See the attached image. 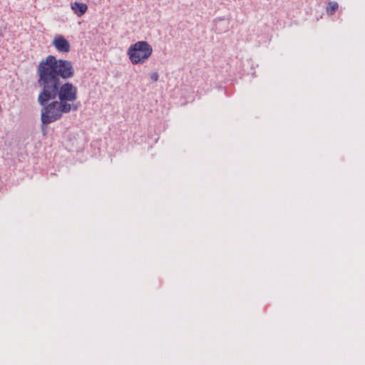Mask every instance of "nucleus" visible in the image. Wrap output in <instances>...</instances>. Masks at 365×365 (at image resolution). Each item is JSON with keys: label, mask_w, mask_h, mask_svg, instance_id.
I'll return each instance as SVG.
<instances>
[{"label": "nucleus", "mask_w": 365, "mask_h": 365, "mask_svg": "<svg viewBox=\"0 0 365 365\" xmlns=\"http://www.w3.org/2000/svg\"><path fill=\"white\" fill-rule=\"evenodd\" d=\"M37 71L38 83L42 88L38 101L44 107L41 113L43 123L54 122L63 113L78 108V105L75 104L78 99L77 87L69 82L63 84L60 82V77L67 79L74 76L71 61L58 60L54 56L49 55L39 63Z\"/></svg>", "instance_id": "nucleus-1"}, {"label": "nucleus", "mask_w": 365, "mask_h": 365, "mask_svg": "<svg viewBox=\"0 0 365 365\" xmlns=\"http://www.w3.org/2000/svg\"><path fill=\"white\" fill-rule=\"evenodd\" d=\"M152 53L153 48L144 41L132 44L127 51L130 62L134 65L144 63L150 57Z\"/></svg>", "instance_id": "nucleus-2"}, {"label": "nucleus", "mask_w": 365, "mask_h": 365, "mask_svg": "<svg viewBox=\"0 0 365 365\" xmlns=\"http://www.w3.org/2000/svg\"><path fill=\"white\" fill-rule=\"evenodd\" d=\"M52 45L60 53H68L71 51L69 42L61 35H57L53 38Z\"/></svg>", "instance_id": "nucleus-3"}, {"label": "nucleus", "mask_w": 365, "mask_h": 365, "mask_svg": "<svg viewBox=\"0 0 365 365\" xmlns=\"http://www.w3.org/2000/svg\"><path fill=\"white\" fill-rule=\"evenodd\" d=\"M71 9L78 17L82 16L88 10V5L83 2L75 1L71 4Z\"/></svg>", "instance_id": "nucleus-4"}, {"label": "nucleus", "mask_w": 365, "mask_h": 365, "mask_svg": "<svg viewBox=\"0 0 365 365\" xmlns=\"http://www.w3.org/2000/svg\"><path fill=\"white\" fill-rule=\"evenodd\" d=\"M338 8H339V5L336 2H335V1L329 2L327 6V8H326L327 14L333 15L336 12V11L338 9Z\"/></svg>", "instance_id": "nucleus-5"}, {"label": "nucleus", "mask_w": 365, "mask_h": 365, "mask_svg": "<svg viewBox=\"0 0 365 365\" xmlns=\"http://www.w3.org/2000/svg\"><path fill=\"white\" fill-rule=\"evenodd\" d=\"M158 73L157 72H153L150 74V78L153 81H157L158 80Z\"/></svg>", "instance_id": "nucleus-6"}]
</instances>
